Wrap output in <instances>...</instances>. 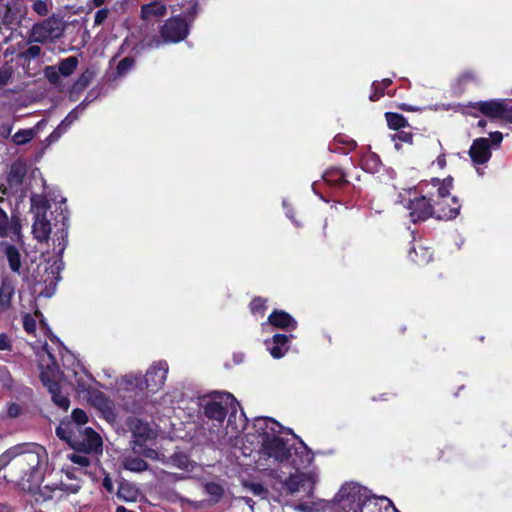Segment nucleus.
<instances>
[{"label":"nucleus","mask_w":512,"mask_h":512,"mask_svg":"<svg viewBox=\"0 0 512 512\" xmlns=\"http://www.w3.org/2000/svg\"><path fill=\"white\" fill-rule=\"evenodd\" d=\"M226 436H229L234 449H238L242 455L250 456L253 451L244 445V441L251 446H258L259 454L256 460L259 469H267L271 464L284 462L291 455V447L279 434L282 427L278 422L269 417H257L254 419L250 432L242 435L247 427V417L240 403L233 394L226 391Z\"/></svg>","instance_id":"1"},{"label":"nucleus","mask_w":512,"mask_h":512,"mask_svg":"<svg viewBox=\"0 0 512 512\" xmlns=\"http://www.w3.org/2000/svg\"><path fill=\"white\" fill-rule=\"evenodd\" d=\"M20 470L22 478L38 482L42 478V468L47 460L46 450L38 444H20L8 449L0 456V469L9 462Z\"/></svg>","instance_id":"2"},{"label":"nucleus","mask_w":512,"mask_h":512,"mask_svg":"<svg viewBox=\"0 0 512 512\" xmlns=\"http://www.w3.org/2000/svg\"><path fill=\"white\" fill-rule=\"evenodd\" d=\"M77 425L68 422H61L56 429V434L60 439L69 443V445L78 451L85 453H99L102 451V439L92 428L86 427L75 431Z\"/></svg>","instance_id":"3"},{"label":"nucleus","mask_w":512,"mask_h":512,"mask_svg":"<svg viewBox=\"0 0 512 512\" xmlns=\"http://www.w3.org/2000/svg\"><path fill=\"white\" fill-rule=\"evenodd\" d=\"M168 369L167 362H155L147 370L144 379L135 375H125L121 378L119 386L124 387L126 390L137 388L140 391L154 393L163 387L167 378Z\"/></svg>","instance_id":"4"},{"label":"nucleus","mask_w":512,"mask_h":512,"mask_svg":"<svg viewBox=\"0 0 512 512\" xmlns=\"http://www.w3.org/2000/svg\"><path fill=\"white\" fill-rule=\"evenodd\" d=\"M335 501L343 512H376L370 510V507H376V504L372 502L369 491L356 483L343 485L336 494Z\"/></svg>","instance_id":"5"},{"label":"nucleus","mask_w":512,"mask_h":512,"mask_svg":"<svg viewBox=\"0 0 512 512\" xmlns=\"http://www.w3.org/2000/svg\"><path fill=\"white\" fill-rule=\"evenodd\" d=\"M452 178L448 177L444 180L437 178L432 179L433 187L437 189L436 196L430 199L437 208V218L441 220H452L456 218L460 212V204L456 197H450V189L452 187Z\"/></svg>","instance_id":"6"},{"label":"nucleus","mask_w":512,"mask_h":512,"mask_svg":"<svg viewBox=\"0 0 512 512\" xmlns=\"http://www.w3.org/2000/svg\"><path fill=\"white\" fill-rule=\"evenodd\" d=\"M31 212L34 214L32 233L38 242H47L51 234V223L47 218L50 208L48 199L44 195L31 196Z\"/></svg>","instance_id":"7"},{"label":"nucleus","mask_w":512,"mask_h":512,"mask_svg":"<svg viewBox=\"0 0 512 512\" xmlns=\"http://www.w3.org/2000/svg\"><path fill=\"white\" fill-rule=\"evenodd\" d=\"M65 29V24L58 16H51L42 22L34 24L29 35L31 43H46L59 39Z\"/></svg>","instance_id":"8"},{"label":"nucleus","mask_w":512,"mask_h":512,"mask_svg":"<svg viewBox=\"0 0 512 512\" xmlns=\"http://www.w3.org/2000/svg\"><path fill=\"white\" fill-rule=\"evenodd\" d=\"M409 210V217L413 223L427 220L429 217H437V208L425 196L409 199L404 205Z\"/></svg>","instance_id":"9"},{"label":"nucleus","mask_w":512,"mask_h":512,"mask_svg":"<svg viewBox=\"0 0 512 512\" xmlns=\"http://www.w3.org/2000/svg\"><path fill=\"white\" fill-rule=\"evenodd\" d=\"M187 34L188 24L178 17L167 20L161 28V36L165 43L179 42L183 40Z\"/></svg>","instance_id":"10"},{"label":"nucleus","mask_w":512,"mask_h":512,"mask_svg":"<svg viewBox=\"0 0 512 512\" xmlns=\"http://www.w3.org/2000/svg\"><path fill=\"white\" fill-rule=\"evenodd\" d=\"M41 381L43 385L47 387L53 402L63 410H67L70 406V400L66 395L61 393L54 371H42Z\"/></svg>","instance_id":"11"},{"label":"nucleus","mask_w":512,"mask_h":512,"mask_svg":"<svg viewBox=\"0 0 512 512\" xmlns=\"http://www.w3.org/2000/svg\"><path fill=\"white\" fill-rule=\"evenodd\" d=\"M315 482L316 480L312 474L296 471L285 480L284 486L292 495L300 491L310 494Z\"/></svg>","instance_id":"12"},{"label":"nucleus","mask_w":512,"mask_h":512,"mask_svg":"<svg viewBox=\"0 0 512 512\" xmlns=\"http://www.w3.org/2000/svg\"><path fill=\"white\" fill-rule=\"evenodd\" d=\"M0 237L10 238L15 242H22L21 222L18 216L8 217L0 208Z\"/></svg>","instance_id":"13"},{"label":"nucleus","mask_w":512,"mask_h":512,"mask_svg":"<svg viewBox=\"0 0 512 512\" xmlns=\"http://www.w3.org/2000/svg\"><path fill=\"white\" fill-rule=\"evenodd\" d=\"M128 425L133 435L132 450L133 452H140L138 447L141 448V444H144L145 441L153 437V431L150 429L148 423L138 418L129 419Z\"/></svg>","instance_id":"14"},{"label":"nucleus","mask_w":512,"mask_h":512,"mask_svg":"<svg viewBox=\"0 0 512 512\" xmlns=\"http://www.w3.org/2000/svg\"><path fill=\"white\" fill-rule=\"evenodd\" d=\"M91 100L86 97L79 105H77L69 114L65 117V119L56 127V129L49 135L50 141H57L72 125L74 121H76L79 116L85 111L88 107Z\"/></svg>","instance_id":"15"},{"label":"nucleus","mask_w":512,"mask_h":512,"mask_svg":"<svg viewBox=\"0 0 512 512\" xmlns=\"http://www.w3.org/2000/svg\"><path fill=\"white\" fill-rule=\"evenodd\" d=\"M205 415L210 418L222 422L224 419L223 397L219 393L205 396L201 400Z\"/></svg>","instance_id":"16"},{"label":"nucleus","mask_w":512,"mask_h":512,"mask_svg":"<svg viewBox=\"0 0 512 512\" xmlns=\"http://www.w3.org/2000/svg\"><path fill=\"white\" fill-rule=\"evenodd\" d=\"M469 155L475 164H484L491 157L490 143L487 138H478L474 140Z\"/></svg>","instance_id":"17"},{"label":"nucleus","mask_w":512,"mask_h":512,"mask_svg":"<svg viewBox=\"0 0 512 512\" xmlns=\"http://www.w3.org/2000/svg\"><path fill=\"white\" fill-rule=\"evenodd\" d=\"M166 14L167 7L160 0H155L151 3L144 4L141 7V18L147 23L159 21Z\"/></svg>","instance_id":"18"},{"label":"nucleus","mask_w":512,"mask_h":512,"mask_svg":"<svg viewBox=\"0 0 512 512\" xmlns=\"http://www.w3.org/2000/svg\"><path fill=\"white\" fill-rule=\"evenodd\" d=\"M292 337L293 335L275 334L271 341H265L271 356L275 359L282 358L289 349L288 341Z\"/></svg>","instance_id":"19"},{"label":"nucleus","mask_w":512,"mask_h":512,"mask_svg":"<svg viewBox=\"0 0 512 512\" xmlns=\"http://www.w3.org/2000/svg\"><path fill=\"white\" fill-rule=\"evenodd\" d=\"M268 322L272 326L281 329L294 330L297 327L296 320L283 310H275L273 313H271L268 317Z\"/></svg>","instance_id":"20"},{"label":"nucleus","mask_w":512,"mask_h":512,"mask_svg":"<svg viewBox=\"0 0 512 512\" xmlns=\"http://www.w3.org/2000/svg\"><path fill=\"white\" fill-rule=\"evenodd\" d=\"M88 399L90 403L96 409L101 411L106 418H111L114 416L111 401L101 391L93 390L89 392Z\"/></svg>","instance_id":"21"},{"label":"nucleus","mask_w":512,"mask_h":512,"mask_svg":"<svg viewBox=\"0 0 512 512\" xmlns=\"http://www.w3.org/2000/svg\"><path fill=\"white\" fill-rule=\"evenodd\" d=\"M503 105V100H489L476 102L472 104V107L477 108L481 113L490 118H501Z\"/></svg>","instance_id":"22"},{"label":"nucleus","mask_w":512,"mask_h":512,"mask_svg":"<svg viewBox=\"0 0 512 512\" xmlns=\"http://www.w3.org/2000/svg\"><path fill=\"white\" fill-rule=\"evenodd\" d=\"M94 77L91 70L84 71L69 89V100L76 101L79 95L88 87Z\"/></svg>","instance_id":"23"},{"label":"nucleus","mask_w":512,"mask_h":512,"mask_svg":"<svg viewBox=\"0 0 512 512\" xmlns=\"http://www.w3.org/2000/svg\"><path fill=\"white\" fill-rule=\"evenodd\" d=\"M122 466L124 469L132 472H143L148 469V464L143 459L133 454L123 456Z\"/></svg>","instance_id":"24"},{"label":"nucleus","mask_w":512,"mask_h":512,"mask_svg":"<svg viewBox=\"0 0 512 512\" xmlns=\"http://www.w3.org/2000/svg\"><path fill=\"white\" fill-rule=\"evenodd\" d=\"M5 255L7 257L9 267L13 272L20 273L21 255L19 250L13 245H6Z\"/></svg>","instance_id":"25"},{"label":"nucleus","mask_w":512,"mask_h":512,"mask_svg":"<svg viewBox=\"0 0 512 512\" xmlns=\"http://www.w3.org/2000/svg\"><path fill=\"white\" fill-rule=\"evenodd\" d=\"M37 134L36 128L20 129L11 136V141L15 145H24L30 142Z\"/></svg>","instance_id":"26"},{"label":"nucleus","mask_w":512,"mask_h":512,"mask_svg":"<svg viewBox=\"0 0 512 512\" xmlns=\"http://www.w3.org/2000/svg\"><path fill=\"white\" fill-rule=\"evenodd\" d=\"M78 66V59L75 56L67 57L56 66L62 76L68 77L74 73Z\"/></svg>","instance_id":"27"},{"label":"nucleus","mask_w":512,"mask_h":512,"mask_svg":"<svg viewBox=\"0 0 512 512\" xmlns=\"http://www.w3.org/2000/svg\"><path fill=\"white\" fill-rule=\"evenodd\" d=\"M323 179L330 185H339L346 182L344 172L338 168L327 170L323 175Z\"/></svg>","instance_id":"28"},{"label":"nucleus","mask_w":512,"mask_h":512,"mask_svg":"<svg viewBox=\"0 0 512 512\" xmlns=\"http://www.w3.org/2000/svg\"><path fill=\"white\" fill-rule=\"evenodd\" d=\"M385 118L389 128L398 130L400 128L406 127L408 125L405 117L398 113L386 112Z\"/></svg>","instance_id":"29"},{"label":"nucleus","mask_w":512,"mask_h":512,"mask_svg":"<svg viewBox=\"0 0 512 512\" xmlns=\"http://www.w3.org/2000/svg\"><path fill=\"white\" fill-rule=\"evenodd\" d=\"M12 295V286L9 283L3 282L0 286V311H4L9 307Z\"/></svg>","instance_id":"30"},{"label":"nucleus","mask_w":512,"mask_h":512,"mask_svg":"<svg viewBox=\"0 0 512 512\" xmlns=\"http://www.w3.org/2000/svg\"><path fill=\"white\" fill-rule=\"evenodd\" d=\"M93 381V378L91 375L87 374L86 372L75 373V383L76 387L80 392H91L90 387L91 383Z\"/></svg>","instance_id":"31"},{"label":"nucleus","mask_w":512,"mask_h":512,"mask_svg":"<svg viewBox=\"0 0 512 512\" xmlns=\"http://www.w3.org/2000/svg\"><path fill=\"white\" fill-rule=\"evenodd\" d=\"M88 421V417L86 413L81 409H75L72 412V420H63L62 422L73 423L77 425L75 431H79L83 429V425Z\"/></svg>","instance_id":"32"},{"label":"nucleus","mask_w":512,"mask_h":512,"mask_svg":"<svg viewBox=\"0 0 512 512\" xmlns=\"http://www.w3.org/2000/svg\"><path fill=\"white\" fill-rule=\"evenodd\" d=\"M67 234L68 233L65 228H62V229L56 231L54 234L53 243L58 248V251H57L58 254H61L66 248Z\"/></svg>","instance_id":"33"},{"label":"nucleus","mask_w":512,"mask_h":512,"mask_svg":"<svg viewBox=\"0 0 512 512\" xmlns=\"http://www.w3.org/2000/svg\"><path fill=\"white\" fill-rule=\"evenodd\" d=\"M44 75L48 81L54 85L59 86L61 84V73L56 66H47L44 70Z\"/></svg>","instance_id":"34"},{"label":"nucleus","mask_w":512,"mask_h":512,"mask_svg":"<svg viewBox=\"0 0 512 512\" xmlns=\"http://www.w3.org/2000/svg\"><path fill=\"white\" fill-rule=\"evenodd\" d=\"M82 451L75 450L73 453L68 454L67 457L71 460L72 463L79 466V468H85L90 464V460L87 457L86 453H81Z\"/></svg>","instance_id":"35"},{"label":"nucleus","mask_w":512,"mask_h":512,"mask_svg":"<svg viewBox=\"0 0 512 512\" xmlns=\"http://www.w3.org/2000/svg\"><path fill=\"white\" fill-rule=\"evenodd\" d=\"M244 487L255 496L265 498L268 494L267 489L260 483L255 482H244Z\"/></svg>","instance_id":"36"},{"label":"nucleus","mask_w":512,"mask_h":512,"mask_svg":"<svg viewBox=\"0 0 512 512\" xmlns=\"http://www.w3.org/2000/svg\"><path fill=\"white\" fill-rule=\"evenodd\" d=\"M2 22L6 26H12L19 22L16 9L10 6L6 7L5 13L2 17Z\"/></svg>","instance_id":"37"},{"label":"nucleus","mask_w":512,"mask_h":512,"mask_svg":"<svg viewBox=\"0 0 512 512\" xmlns=\"http://www.w3.org/2000/svg\"><path fill=\"white\" fill-rule=\"evenodd\" d=\"M14 127V119L6 118L0 121V137L8 139L11 136Z\"/></svg>","instance_id":"38"},{"label":"nucleus","mask_w":512,"mask_h":512,"mask_svg":"<svg viewBox=\"0 0 512 512\" xmlns=\"http://www.w3.org/2000/svg\"><path fill=\"white\" fill-rule=\"evenodd\" d=\"M51 4L47 0H36L32 4L33 11L39 16H46L49 14Z\"/></svg>","instance_id":"39"},{"label":"nucleus","mask_w":512,"mask_h":512,"mask_svg":"<svg viewBox=\"0 0 512 512\" xmlns=\"http://www.w3.org/2000/svg\"><path fill=\"white\" fill-rule=\"evenodd\" d=\"M24 176V170L21 166H12L9 175H8V181L11 184H19L22 182Z\"/></svg>","instance_id":"40"},{"label":"nucleus","mask_w":512,"mask_h":512,"mask_svg":"<svg viewBox=\"0 0 512 512\" xmlns=\"http://www.w3.org/2000/svg\"><path fill=\"white\" fill-rule=\"evenodd\" d=\"M118 496L127 501H134L137 496V491L131 488L129 485H122L119 488Z\"/></svg>","instance_id":"41"},{"label":"nucleus","mask_w":512,"mask_h":512,"mask_svg":"<svg viewBox=\"0 0 512 512\" xmlns=\"http://www.w3.org/2000/svg\"><path fill=\"white\" fill-rule=\"evenodd\" d=\"M134 66V60L132 58L126 57L122 59L117 65V74L119 76H124L128 71H130Z\"/></svg>","instance_id":"42"},{"label":"nucleus","mask_w":512,"mask_h":512,"mask_svg":"<svg viewBox=\"0 0 512 512\" xmlns=\"http://www.w3.org/2000/svg\"><path fill=\"white\" fill-rule=\"evenodd\" d=\"M205 490L209 495L212 496L213 500L215 501H217L221 497L223 492L221 485L213 482L206 483Z\"/></svg>","instance_id":"43"},{"label":"nucleus","mask_w":512,"mask_h":512,"mask_svg":"<svg viewBox=\"0 0 512 512\" xmlns=\"http://www.w3.org/2000/svg\"><path fill=\"white\" fill-rule=\"evenodd\" d=\"M161 40L153 36L151 38H145L138 46L139 50H145V49H154L158 48L161 45Z\"/></svg>","instance_id":"44"},{"label":"nucleus","mask_w":512,"mask_h":512,"mask_svg":"<svg viewBox=\"0 0 512 512\" xmlns=\"http://www.w3.org/2000/svg\"><path fill=\"white\" fill-rule=\"evenodd\" d=\"M265 304H266L265 299H263L261 297L254 298L250 303L251 311L253 313L263 312L266 308Z\"/></svg>","instance_id":"45"},{"label":"nucleus","mask_w":512,"mask_h":512,"mask_svg":"<svg viewBox=\"0 0 512 512\" xmlns=\"http://www.w3.org/2000/svg\"><path fill=\"white\" fill-rule=\"evenodd\" d=\"M23 326L26 332L33 333L36 329V321L30 314H26L23 317Z\"/></svg>","instance_id":"46"},{"label":"nucleus","mask_w":512,"mask_h":512,"mask_svg":"<svg viewBox=\"0 0 512 512\" xmlns=\"http://www.w3.org/2000/svg\"><path fill=\"white\" fill-rule=\"evenodd\" d=\"M392 139L394 141L399 140L401 142L412 144L413 135L409 132L401 131L393 135Z\"/></svg>","instance_id":"47"},{"label":"nucleus","mask_w":512,"mask_h":512,"mask_svg":"<svg viewBox=\"0 0 512 512\" xmlns=\"http://www.w3.org/2000/svg\"><path fill=\"white\" fill-rule=\"evenodd\" d=\"M143 445L144 444H141V448L138 447V450H140V452H134V453L135 454H141V455H143L146 458L156 459L157 456H158V453L154 449L146 448Z\"/></svg>","instance_id":"48"},{"label":"nucleus","mask_w":512,"mask_h":512,"mask_svg":"<svg viewBox=\"0 0 512 512\" xmlns=\"http://www.w3.org/2000/svg\"><path fill=\"white\" fill-rule=\"evenodd\" d=\"M108 14L109 10L106 8L98 10L94 18L95 25H101L107 19Z\"/></svg>","instance_id":"49"},{"label":"nucleus","mask_w":512,"mask_h":512,"mask_svg":"<svg viewBox=\"0 0 512 512\" xmlns=\"http://www.w3.org/2000/svg\"><path fill=\"white\" fill-rule=\"evenodd\" d=\"M372 88L374 89V92L370 95L371 101H376L384 94V89L382 88L380 83L374 82L372 84Z\"/></svg>","instance_id":"50"},{"label":"nucleus","mask_w":512,"mask_h":512,"mask_svg":"<svg viewBox=\"0 0 512 512\" xmlns=\"http://www.w3.org/2000/svg\"><path fill=\"white\" fill-rule=\"evenodd\" d=\"M501 119L506 120L512 123V104H508L504 101L503 109H502Z\"/></svg>","instance_id":"51"},{"label":"nucleus","mask_w":512,"mask_h":512,"mask_svg":"<svg viewBox=\"0 0 512 512\" xmlns=\"http://www.w3.org/2000/svg\"><path fill=\"white\" fill-rule=\"evenodd\" d=\"M0 350H3V351H9L11 350V342H10V339L9 337L4 334V333H1L0 334Z\"/></svg>","instance_id":"52"},{"label":"nucleus","mask_w":512,"mask_h":512,"mask_svg":"<svg viewBox=\"0 0 512 512\" xmlns=\"http://www.w3.org/2000/svg\"><path fill=\"white\" fill-rule=\"evenodd\" d=\"M20 412H21V408L18 404H16V403L9 404L8 409H7V414L9 417L15 418L20 415Z\"/></svg>","instance_id":"53"},{"label":"nucleus","mask_w":512,"mask_h":512,"mask_svg":"<svg viewBox=\"0 0 512 512\" xmlns=\"http://www.w3.org/2000/svg\"><path fill=\"white\" fill-rule=\"evenodd\" d=\"M41 53V48L37 45L30 46L27 51L26 55L30 58H36Z\"/></svg>","instance_id":"54"},{"label":"nucleus","mask_w":512,"mask_h":512,"mask_svg":"<svg viewBox=\"0 0 512 512\" xmlns=\"http://www.w3.org/2000/svg\"><path fill=\"white\" fill-rule=\"evenodd\" d=\"M10 77L11 74L8 70H0V89L8 83Z\"/></svg>","instance_id":"55"},{"label":"nucleus","mask_w":512,"mask_h":512,"mask_svg":"<svg viewBox=\"0 0 512 512\" xmlns=\"http://www.w3.org/2000/svg\"><path fill=\"white\" fill-rule=\"evenodd\" d=\"M491 141L495 145H499L502 142L503 136L500 132H492L490 133Z\"/></svg>","instance_id":"56"},{"label":"nucleus","mask_w":512,"mask_h":512,"mask_svg":"<svg viewBox=\"0 0 512 512\" xmlns=\"http://www.w3.org/2000/svg\"><path fill=\"white\" fill-rule=\"evenodd\" d=\"M284 207L286 208V215L289 217L297 226L299 225L297 221L293 218V210L291 207L286 205V202H283Z\"/></svg>","instance_id":"57"},{"label":"nucleus","mask_w":512,"mask_h":512,"mask_svg":"<svg viewBox=\"0 0 512 512\" xmlns=\"http://www.w3.org/2000/svg\"><path fill=\"white\" fill-rule=\"evenodd\" d=\"M80 489V485L79 484H71L69 487H68V490L72 493H77Z\"/></svg>","instance_id":"58"},{"label":"nucleus","mask_w":512,"mask_h":512,"mask_svg":"<svg viewBox=\"0 0 512 512\" xmlns=\"http://www.w3.org/2000/svg\"><path fill=\"white\" fill-rule=\"evenodd\" d=\"M391 82H392L391 79L387 78V79H384L380 84H381L382 88L384 89V88L388 87L391 84Z\"/></svg>","instance_id":"59"},{"label":"nucleus","mask_w":512,"mask_h":512,"mask_svg":"<svg viewBox=\"0 0 512 512\" xmlns=\"http://www.w3.org/2000/svg\"><path fill=\"white\" fill-rule=\"evenodd\" d=\"M105 1H106V0H91V2L93 3V5H94L95 7H100L101 5H103V4H104V2H105Z\"/></svg>","instance_id":"60"},{"label":"nucleus","mask_w":512,"mask_h":512,"mask_svg":"<svg viewBox=\"0 0 512 512\" xmlns=\"http://www.w3.org/2000/svg\"><path fill=\"white\" fill-rule=\"evenodd\" d=\"M400 108L405 110V111H414V109L411 106L407 105V104H402L400 106Z\"/></svg>","instance_id":"61"},{"label":"nucleus","mask_w":512,"mask_h":512,"mask_svg":"<svg viewBox=\"0 0 512 512\" xmlns=\"http://www.w3.org/2000/svg\"><path fill=\"white\" fill-rule=\"evenodd\" d=\"M104 486L107 488V489H111L112 485H111V482L108 478H105L104 479Z\"/></svg>","instance_id":"62"},{"label":"nucleus","mask_w":512,"mask_h":512,"mask_svg":"<svg viewBox=\"0 0 512 512\" xmlns=\"http://www.w3.org/2000/svg\"><path fill=\"white\" fill-rule=\"evenodd\" d=\"M444 207L446 209H449V208L454 207V204L450 200H447V202L444 203Z\"/></svg>","instance_id":"63"},{"label":"nucleus","mask_w":512,"mask_h":512,"mask_svg":"<svg viewBox=\"0 0 512 512\" xmlns=\"http://www.w3.org/2000/svg\"><path fill=\"white\" fill-rule=\"evenodd\" d=\"M0 512H8V509L0 504Z\"/></svg>","instance_id":"64"}]
</instances>
